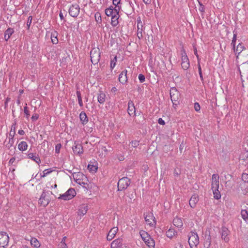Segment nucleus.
<instances>
[{"label":"nucleus","instance_id":"nucleus-1","mask_svg":"<svg viewBox=\"0 0 248 248\" xmlns=\"http://www.w3.org/2000/svg\"><path fill=\"white\" fill-rule=\"evenodd\" d=\"M50 194H52V192L43 191L39 200V203L44 207L47 206L50 202Z\"/></svg>","mask_w":248,"mask_h":248},{"label":"nucleus","instance_id":"nucleus-2","mask_svg":"<svg viewBox=\"0 0 248 248\" xmlns=\"http://www.w3.org/2000/svg\"><path fill=\"white\" fill-rule=\"evenodd\" d=\"M100 50L98 47L93 48L90 52L91 61L93 64L98 63L100 59Z\"/></svg>","mask_w":248,"mask_h":248},{"label":"nucleus","instance_id":"nucleus-3","mask_svg":"<svg viewBox=\"0 0 248 248\" xmlns=\"http://www.w3.org/2000/svg\"><path fill=\"white\" fill-rule=\"evenodd\" d=\"M188 243L191 248H196L199 243V238L197 233L190 232L188 235Z\"/></svg>","mask_w":248,"mask_h":248},{"label":"nucleus","instance_id":"nucleus-4","mask_svg":"<svg viewBox=\"0 0 248 248\" xmlns=\"http://www.w3.org/2000/svg\"><path fill=\"white\" fill-rule=\"evenodd\" d=\"M76 195V192L74 188H69L64 194L60 195L58 198L59 199L69 200L74 198Z\"/></svg>","mask_w":248,"mask_h":248},{"label":"nucleus","instance_id":"nucleus-5","mask_svg":"<svg viewBox=\"0 0 248 248\" xmlns=\"http://www.w3.org/2000/svg\"><path fill=\"white\" fill-rule=\"evenodd\" d=\"M9 241V237L6 232H0V248H6Z\"/></svg>","mask_w":248,"mask_h":248},{"label":"nucleus","instance_id":"nucleus-6","mask_svg":"<svg viewBox=\"0 0 248 248\" xmlns=\"http://www.w3.org/2000/svg\"><path fill=\"white\" fill-rule=\"evenodd\" d=\"M130 184V179L127 177H124L120 179L118 183V188L119 190H123L126 189Z\"/></svg>","mask_w":248,"mask_h":248},{"label":"nucleus","instance_id":"nucleus-7","mask_svg":"<svg viewBox=\"0 0 248 248\" xmlns=\"http://www.w3.org/2000/svg\"><path fill=\"white\" fill-rule=\"evenodd\" d=\"M182 67L184 70L187 69L189 67V61L184 49L182 50L181 53Z\"/></svg>","mask_w":248,"mask_h":248},{"label":"nucleus","instance_id":"nucleus-8","mask_svg":"<svg viewBox=\"0 0 248 248\" xmlns=\"http://www.w3.org/2000/svg\"><path fill=\"white\" fill-rule=\"evenodd\" d=\"M69 15L73 17H77L80 12V8L79 5L77 4H72L69 9Z\"/></svg>","mask_w":248,"mask_h":248},{"label":"nucleus","instance_id":"nucleus-9","mask_svg":"<svg viewBox=\"0 0 248 248\" xmlns=\"http://www.w3.org/2000/svg\"><path fill=\"white\" fill-rule=\"evenodd\" d=\"M170 96L171 100L174 105H176V102L178 103L179 93L175 87L171 88L170 90Z\"/></svg>","mask_w":248,"mask_h":248},{"label":"nucleus","instance_id":"nucleus-10","mask_svg":"<svg viewBox=\"0 0 248 248\" xmlns=\"http://www.w3.org/2000/svg\"><path fill=\"white\" fill-rule=\"evenodd\" d=\"M144 218L146 222L150 226H153L155 224L156 221L153 213H148L144 214Z\"/></svg>","mask_w":248,"mask_h":248},{"label":"nucleus","instance_id":"nucleus-11","mask_svg":"<svg viewBox=\"0 0 248 248\" xmlns=\"http://www.w3.org/2000/svg\"><path fill=\"white\" fill-rule=\"evenodd\" d=\"M220 233L221 239L225 242H229L230 239L228 236L230 234V232L228 229L225 227H222L220 231Z\"/></svg>","mask_w":248,"mask_h":248},{"label":"nucleus","instance_id":"nucleus-12","mask_svg":"<svg viewBox=\"0 0 248 248\" xmlns=\"http://www.w3.org/2000/svg\"><path fill=\"white\" fill-rule=\"evenodd\" d=\"M72 175L73 179L77 184H79L80 185L85 184L84 182L82 181L83 178L85 177V176L83 174V173L79 172L78 173L74 172L72 173Z\"/></svg>","mask_w":248,"mask_h":248},{"label":"nucleus","instance_id":"nucleus-13","mask_svg":"<svg viewBox=\"0 0 248 248\" xmlns=\"http://www.w3.org/2000/svg\"><path fill=\"white\" fill-rule=\"evenodd\" d=\"M123 239L122 238H118L113 241L110 245L111 248H124L126 247L123 246Z\"/></svg>","mask_w":248,"mask_h":248},{"label":"nucleus","instance_id":"nucleus-14","mask_svg":"<svg viewBox=\"0 0 248 248\" xmlns=\"http://www.w3.org/2000/svg\"><path fill=\"white\" fill-rule=\"evenodd\" d=\"M73 151L75 154L80 155L83 153V149L82 145L75 142L74 145L72 147Z\"/></svg>","mask_w":248,"mask_h":248},{"label":"nucleus","instance_id":"nucleus-15","mask_svg":"<svg viewBox=\"0 0 248 248\" xmlns=\"http://www.w3.org/2000/svg\"><path fill=\"white\" fill-rule=\"evenodd\" d=\"M219 175L217 174H214L212 176V189L219 188Z\"/></svg>","mask_w":248,"mask_h":248},{"label":"nucleus","instance_id":"nucleus-16","mask_svg":"<svg viewBox=\"0 0 248 248\" xmlns=\"http://www.w3.org/2000/svg\"><path fill=\"white\" fill-rule=\"evenodd\" d=\"M118 231V229L117 227H113L108 232L107 239L108 241L111 240L115 236L116 234L117 233Z\"/></svg>","mask_w":248,"mask_h":248},{"label":"nucleus","instance_id":"nucleus-17","mask_svg":"<svg viewBox=\"0 0 248 248\" xmlns=\"http://www.w3.org/2000/svg\"><path fill=\"white\" fill-rule=\"evenodd\" d=\"M134 105L132 101H129L128 103L127 112L129 115L131 116L136 114V110Z\"/></svg>","mask_w":248,"mask_h":248},{"label":"nucleus","instance_id":"nucleus-18","mask_svg":"<svg viewBox=\"0 0 248 248\" xmlns=\"http://www.w3.org/2000/svg\"><path fill=\"white\" fill-rule=\"evenodd\" d=\"M199 201V196L198 195L194 194L192 196L189 201V205L191 208H194L197 203Z\"/></svg>","mask_w":248,"mask_h":248},{"label":"nucleus","instance_id":"nucleus-19","mask_svg":"<svg viewBox=\"0 0 248 248\" xmlns=\"http://www.w3.org/2000/svg\"><path fill=\"white\" fill-rule=\"evenodd\" d=\"M127 70H124L119 75V80L122 84L126 83L127 80Z\"/></svg>","mask_w":248,"mask_h":248},{"label":"nucleus","instance_id":"nucleus-20","mask_svg":"<svg viewBox=\"0 0 248 248\" xmlns=\"http://www.w3.org/2000/svg\"><path fill=\"white\" fill-rule=\"evenodd\" d=\"M142 27V23L140 21V20H139L138 21V23H137V28H138L137 36L139 39H141L143 37Z\"/></svg>","mask_w":248,"mask_h":248},{"label":"nucleus","instance_id":"nucleus-21","mask_svg":"<svg viewBox=\"0 0 248 248\" xmlns=\"http://www.w3.org/2000/svg\"><path fill=\"white\" fill-rule=\"evenodd\" d=\"M146 239H144L143 241L149 247H154L155 245V241L152 239L151 236H147Z\"/></svg>","mask_w":248,"mask_h":248},{"label":"nucleus","instance_id":"nucleus-22","mask_svg":"<svg viewBox=\"0 0 248 248\" xmlns=\"http://www.w3.org/2000/svg\"><path fill=\"white\" fill-rule=\"evenodd\" d=\"M28 157L29 158L31 159V160L35 161L38 164H39L41 163V160L38 155H34L33 153H29L28 155Z\"/></svg>","mask_w":248,"mask_h":248},{"label":"nucleus","instance_id":"nucleus-23","mask_svg":"<svg viewBox=\"0 0 248 248\" xmlns=\"http://www.w3.org/2000/svg\"><path fill=\"white\" fill-rule=\"evenodd\" d=\"M58 33L54 31L51 33V39L53 44H57L58 43V39L57 38Z\"/></svg>","mask_w":248,"mask_h":248},{"label":"nucleus","instance_id":"nucleus-24","mask_svg":"<svg viewBox=\"0 0 248 248\" xmlns=\"http://www.w3.org/2000/svg\"><path fill=\"white\" fill-rule=\"evenodd\" d=\"M174 225L178 228H181L183 225V221L181 218L179 217H175L173 220Z\"/></svg>","mask_w":248,"mask_h":248},{"label":"nucleus","instance_id":"nucleus-25","mask_svg":"<svg viewBox=\"0 0 248 248\" xmlns=\"http://www.w3.org/2000/svg\"><path fill=\"white\" fill-rule=\"evenodd\" d=\"M88 210V206L85 205H83L80 206L78 211V215L80 216H84L87 213Z\"/></svg>","mask_w":248,"mask_h":248},{"label":"nucleus","instance_id":"nucleus-26","mask_svg":"<svg viewBox=\"0 0 248 248\" xmlns=\"http://www.w3.org/2000/svg\"><path fill=\"white\" fill-rule=\"evenodd\" d=\"M14 32V30L12 28H8L6 30L4 33V39L6 41H7Z\"/></svg>","mask_w":248,"mask_h":248},{"label":"nucleus","instance_id":"nucleus-27","mask_svg":"<svg viewBox=\"0 0 248 248\" xmlns=\"http://www.w3.org/2000/svg\"><path fill=\"white\" fill-rule=\"evenodd\" d=\"M79 117L81 121L82 122V123L83 124H86L88 122V119L87 118L86 114L84 112L82 111L80 113Z\"/></svg>","mask_w":248,"mask_h":248},{"label":"nucleus","instance_id":"nucleus-28","mask_svg":"<svg viewBox=\"0 0 248 248\" xmlns=\"http://www.w3.org/2000/svg\"><path fill=\"white\" fill-rule=\"evenodd\" d=\"M97 98L98 102L100 104H103L105 101L106 94L102 92H100Z\"/></svg>","mask_w":248,"mask_h":248},{"label":"nucleus","instance_id":"nucleus-29","mask_svg":"<svg viewBox=\"0 0 248 248\" xmlns=\"http://www.w3.org/2000/svg\"><path fill=\"white\" fill-rule=\"evenodd\" d=\"M28 144L26 141H21L20 142L18 145V148L19 150L21 151H24L27 149Z\"/></svg>","mask_w":248,"mask_h":248},{"label":"nucleus","instance_id":"nucleus-30","mask_svg":"<svg viewBox=\"0 0 248 248\" xmlns=\"http://www.w3.org/2000/svg\"><path fill=\"white\" fill-rule=\"evenodd\" d=\"M214 195V197L216 200H219L221 198L220 192L218 190V188L212 189Z\"/></svg>","mask_w":248,"mask_h":248},{"label":"nucleus","instance_id":"nucleus-31","mask_svg":"<svg viewBox=\"0 0 248 248\" xmlns=\"http://www.w3.org/2000/svg\"><path fill=\"white\" fill-rule=\"evenodd\" d=\"M4 143L5 146L8 149H9L13 146L14 143V139L12 138H9L8 139V141H7V140H6Z\"/></svg>","mask_w":248,"mask_h":248},{"label":"nucleus","instance_id":"nucleus-32","mask_svg":"<svg viewBox=\"0 0 248 248\" xmlns=\"http://www.w3.org/2000/svg\"><path fill=\"white\" fill-rule=\"evenodd\" d=\"M119 18V16H111V25L112 26L115 27L118 24Z\"/></svg>","mask_w":248,"mask_h":248},{"label":"nucleus","instance_id":"nucleus-33","mask_svg":"<svg viewBox=\"0 0 248 248\" xmlns=\"http://www.w3.org/2000/svg\"><path fill=\"white\" fill-rule=\"evenodd\" d=\"M31 244L32 246L35 248H39L40 246V243L35 238H32L31 240Z\"/></svg>","mask_w":248,"mask_h":248},{"label":"nucleus","instance_id":"nucleus-34","mask_svg":"<svg viewBox=\"0 0 248 248\" xmlns=\"http://www.w3.org/2000/svg\"><path fill=\"white\" fill-rule=\"evenodd\" d=\"M244 48V46L242 45V44H241V43H239L237 47H236V48L235 49L234 48V51L235 52V54H239L243 50V49Z\"/></svg>","mask_w":248,"mask_h":248},{"label":"nucleus","instance_id":"nucleus-35","mask_svg":"<svg viewBox=\"0 0 248 248\" xmlns=\"http://www.w3.org/2000/svg\"><path fill=\"white\" fill-rule=\"evenodd\" d=\"M102 150L104 152L105 155L108 154V152H110L112 151V148L109 146L108 145H106L105 146H103L102 147Z\"/></svg>","mask_w":248,"mask_h":248},{"label":"nucleus","instance_id":"nucleus-36","mask_svg":"<svg viewBox=\"0 0 248 248\" xmlns=\"http://www.w3.org/2000/svg\"><path fill=\"white\" fill-rule=\"evenodd\" d=\"M175 232L173 229H170L166 232V235L169 238L172 237L175 234Z\"/></svg>","mask_w":248,"mask_h":248},{"label":"nucleus","instance_id":"nucleus-37","mask_svg":"<svg viewBox=\"0 0 248 248\" xmlns=\"http://www.w3.org/2000/svg\"><path fill=\"white\" fill-rule=\"evenodd\" d=\"M113 7L112 6H110L109 8H107L105 10V14L108 16H112V15H113Z\"/></svg>","mask_w":248,"mask_h":248},{"label":"nucleus","instance_id":"nucleus-38","mask_svg":"<svg viewBox=\"0 0 248 248\" xmlns=\"http://www.w3.org/2000/svg\"><path fill=\"white\" fill-rule=\"evenodd\" d=\"M241 216L243 219L245 220H248V212L246 210H242L241 211Z\"/></svg>","mask_w":248,"mask_h":248},{"label":"nucleus","instance_id":"nucleus-39","mask_svg":"<svg viewBox=\"0 0 248 248\" xmlns=\"http://www.w3.org/2000/svg\"><path fill=\"white\" fill-rule=\"evenodd\" d=\"M211 239L210 235H209L207 238H206V240H205V242H204V247H206L207 248H209L211 245Z\"/></svg>","mask_w":248,"mask_h":248},{"label":"nucleus","instance_id":"nucleus-40","mask_svg":"<svg viewBox=\"0 0 248 248\" xmlns=\"http://www.w3.org/2000/svg\"><path fill=\"white\" fill-rule=\"evenodd\" d=\"M95 19L97 23H100L102 21L101 14L97 12L94 16Z\"/></svg>","mask_w":248,"mask_h":248},{"label":"nucleus","instance_id":"nucleus-41","mask_svg":"<svg viewBox=\"0 0 248 248\" xmlns=\"http://www.w3.org/2000/svg\"><path fill=\"white\" fill-rule=\"evenodd\" d=\"M127 6L129 8H130L131 10H130V11L127 12L126 13L127 15H130L131 14V12H133L134 11V4L132 2L129 1L128 4V5H127Z\"/></svg>","mask_w":248,"mask_h":248},{"label":"nucleus","instance_id":"nucleus-42","mask_svg":"<svg viewBox=\"0 0 248 248\" xmlns=\"http://www.w3.org/2000/svg\"><path fill=\"white\" fill-rule=\"evenodd\" d=\"M233 36L232 38V40L231 43V45L232 46V47L233 49L235 48V42L236 41V36H237V33L234 32V31H233Z\"/></svg>","mask_w":248,"mask_h":248},{"label":"nucleus","instance_id":"nucleus-43","mask_svg":"<svg viewBox=\"0 0 248 248\" xmlns=\"http://www.w3.org/2000/svg\"><path fill=\"white\" fill-rule=\"evenodd\" d=\"M66 238V236L63 237L60 243V245L61 248H67V245L65 243Z\"/></svg>","mask_w":248,"mask_h":248},{"label":"nucleus","instance_id":"nucleus-44","mask_svg":"<svg viewBox=\"0 0 248 248\" xmlns=\"http://www.w3.org/2000/svg\"><path fill=\"white\" fill-rule=\"evenodd\" d=\"M27 105L26 104V106L24 107V112L26 115V118L28 119L30 116V111L28 109V108L27 107Z\"/></svg>","mask_w":248,"mask_h":248},{"label":"nucleus","instance_id":"nucleus-45","mask_svg":"<svg viewBox=\"0 0 248 248\" xmlns=\"http://www.w3.org/2000/svg\"><path fill=\"white\" fill-rule=\"evenodd\" d=\"M120 8H121V7H119L118 8H117V7L114 8L113 7V15H112V16H119V12L120 10Z\"/></svg>","mask_w":248,"mask_h":248},{"label":"nucleus","instance_id":"nucleus-46","mask_svg":"<svg viewBox=\"0 0 248 248\" xmlns=\"http://www.w3.org/2000/svg\"><path fill=\"white\" fill-rule=\"evenodd\" d=\"M88 169L90 170L91 171H95L97 170V168L94 165L89 164L88 166Z\"/></svg>","mask_w":248,"mask_h":248},{"label":"nucleus","instance_id":"nucleus-47","mask_svg":"<svg viewBox=\"0 0 248 248\" xmlns=\"http://www.w3.org/2000/svg\"><path fill=\"white\" fill-rule=\"evenodd\" d=\"M198 71H199V73L200 78L202 81H203V76H202V68H201V67L199 62H198Z\"/></svg>","mask_w":248,"mask_h":248},{"label":"nucleus","instance_id":"nucleus-48","mask_svg":"<svg viewBox=\"0 0 248 248\" xmlns=\"http://www.w3.org/2000/svg\"><path fill=\"white\" fill-rule=\"evenodd\" d=\"M140 235L143 240H144V239H146L147 236H150V235L147 233V232L143 231L140 232Z\"/></svg>","mask_w":248,"mask_h":248},{"label":"nucleus","instance_id":"nucleus-49","mask_svg":"<svg viewBox=\"0 0 248 248\" xmlns=\"http://www.w3.org/2000/svg\"><path fill=\"white\" fill-rule=\"evenodd\" d=\"M117 61V57L115 56L114 59L111 61L110 62V67L113 69L116 65V62Z\"/></svg>","mask_w":248,"mask_h":248},{"label":"nucleus","instance_id":"nucleus-50","mask_svg":"<svg viewBox=\"0 0 248 248\" xmlns=\"http://www.w3.org/2000/svg\"><path fill=\"white\" fill-rule=\"evenodd\" d=\"M242 179L244 182H248V174L243 173L242 175Z\"/></svg>","mask_w":248,"mask_h":248},{"label":"nucleus","instance_id":"nucleus-51","mask_svg":"<svg viewBox=\"0 0 248 248\" xmlns=\"http://www.w3.org/2000/svg\"><path fill=\"white\" fill-rule=\"evenodd\" d=\"M32 16H29L28 19V21L27 22V26L28 27V29L30 28V27L31 26V24L32 22Z\"/></svg>","mask_w":248,"mask_h":248},{"label":"nucleus","instance_id":"nucleus-52","mask_svg":"<svg viewBox=\"0 0 248 248\" xmlns=\"http://www.w3.org/2000/svg\"><path fill=\"white\" fill-rule=\"evenodd\" d=\"M62 147V145L60 143L57 144L55 146V152L57 154H59L60 151V149Z\"/></svg>","mask_w":248,"mask_h":248},{"label":"nucleus","instance_id":"nucleus-53","mask_svg":"<svg viewBox=\"0 0 248 248\" xmlns=\"http://www.w3.org/2000/svg\"><path fill=\"white\" fill-rule=\"evenodd\" d=\"M138 78L140 80V81L141 83H143V82L145 81V76L143 74H139Z\"/></svg>","mask_w":248,"mask_h":248},{"label":"nucleus","instance_id":"nucleus-54","mask_svg":"<svg viewBox=\"0 0 248 248\" xmlns=\"http://www.w3.org/2000/svg\"><path fill=\"white\" fill-rule=\"evenodd\" d=\"M181 170L178 168L174 169L173 173L175 176H179L181 174Z\"/></svg>","mask_w":248,"mask_h":248},{"label":"nucleus","instance_id":"nucleus-55","mask_svg":"<svg viewBox=\"0 0 248 248\" xmlns=\"http://www.w3.org/2000/svg\"><path fill=\"white\" fill-rule=\"evenodd\" d=\"M201 109V107L198 103H194V109L196 111H199Z\"/></svg>","mask_w":248,"mask_h":248},{"label":"nucleus","instance_id":"nucleus-56","mask_svg":"<svg viewBox=\"0 0 248 248\" xmlns=\"http://www.w3.org/2000/svg\"><path fill=\"white\" fill-rule=\"evenodd\" d=\"M121 0H113V4L115 6V7L118 8L120 7L119 4H120Z\"/></svg>","mask_w":248,"mask_h":248},{"label":"nucleus","instance_id":"nucleus-57","mask_svg":"<svg viewBox=\"0 0 248 248\" xmlns=\"http://www.w3.org/2000/svg\"><path fill=\"white\" fill-rule=\"evenodd\" d=\"M130 144L132 147H136L139 145V141L137 140L132 141Z\"/></svg>","mask_w":248,"mask_h":248},{"label":"nucleus","instance_id":"nucleus-58","mask_svg":"<svg viewBox=\"0 0 248 248\" xmlns=\"http://www.w3.org/2000/svg\"><path fill=\"white\" fill-rule=\"evenodd\" d=\"M51 172V170H49L48 169L45 170L43 171V175H42V177H45L46 175H47V174L50 173Z\"/></svg>","mask_w":248,"mask_h":248},{"label":"nucleus","instance_id":"nucleus-59","mask_svg":"<svg viewBox=\"0 0 248 248\" xmlns=\"http://www.w3.org/2000/svg\"><path fill=\"white\" fill-rule=\"evenodd\" d=\"M38 117H39L38 114L35 113L32 116L31 119L32 121H35L38 119Z\"/></svg>","mask_w":248,"mask_h":248},{"label":"nucleus","instance_id":"nucleus-60","mask_svg":"<svg viewBox=\"0 0 248 248\" xmlns=\"http://www.w3.org/2000/svg\"><path fill=\"white\" fill-rule=\"evenodd\" d=\"M175 248H184L183 245L181 242H178L175 244Z\"/></svg>","mask_w":248,"mask_h":248},{"label":"nucleus","instance_id":"nucleus-61","mask_svg":"<svg viewBox=\"0 0 248 248\" xmlns=\"http://www.w3.org/2000/svg\"><path fill=\"white\" fill-rule=\"evenodd\" d=\"M158 123L161 125H164L165 124L164 121L162 118H159L158 120Z\"/></svg>","mask_w":248,"mask_h":248},{"label":"nucleus","instance_id":"nucleus-62","mask_svg":"<svg viewBox=\"0 0 248 248\" xmlns=\"http://www.w3.org/2000/svg\"><path fill=\"white\" fill-rule=\"evenodd\" d=\"M78 104L79 105V106L80 107H82L83 106V102H82V98H78Z\"/></svg>","mask_w":248,"mask_h":248},{"label":"nucleus","instance_id":"nucleus-63","mask_svg":"<svg viewBox=\"0 0 248 248\" xmlns=\"http://www.w3.org/2000/svg\"><path fill=\"white\" fill-rule=\"evenodd\" d=\"M194 54L196 56L197 59L198 60V62H199V55L197 53V48L195 47L194 49Z\"/></svg>","mask_w":248,"mask_h":248},{"label":"nucleus","instance_id":"nucleus-64","mask_svg":"<svg viewBox=\"0 0 248 248\" xmlns=\"http://www.w3.org/2000/svg\"><path fill=\"white\" fill-rule=\"evenodd\" d=\"M143 1L146 4H150L151 3L152 0H143Z\"/></svg>","mask_w":248,"mask_h":248}]
</instances>
